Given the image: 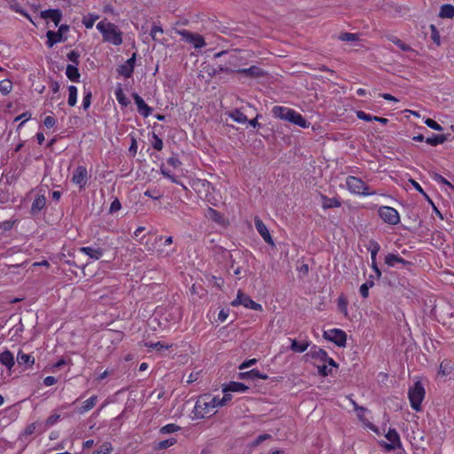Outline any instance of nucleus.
<instances>
[{"instance_id": "nucleus-1", "label": "nucleus", "mask_w": 454, "mask_h": 454, "mask_svg": "<svg viewBox=\"0 0 454 454\" xmlns=\"http://www.w3.org/2000/svg\"><path fill=\"white\" fill-rule=\"evenodd\" d=\"M271 112L275 118L287 121L301 128H308L309 126V122H308L301 114L297 113L294 109L286 106H275Z\"/></svg>"}, {"instance_id": "nucleus-2", "label": "nucleus", "mask_w": 454, "mask_h": 454, "mask_svg": "<svg viewBox=\"0 0 454 454\" xmlns=\"http://www.w3.org/2000/svg\"><path fill=\"white\" fill-rule=\"evenodd\" d=\"M97 29L102 34L105 42L116 46L122 43V32L114 23L100 21L97 24Z\"/></svg>"}, {"instance_id": "nucleus-3", "label": "nucleus", "mask_w": 454, "mask_h": 454, "mask_svg": "<svg viewBox=\"0 0 454 454\" xmlns=\"http://www.w3.org/2000/svg\"><path fill=\"white\" fill-rule=\"evenodd\" d=\"M219 397H212L210 395L200 396L195 403V414L197 417L205 418L215 414L214 409L221 406Z\"/></svg>"}, {"instance_id": "nucleus-4", "label": "nucleus", "mask_w": 454, "mask_h": 454, "mask_svg": "<svg viewBox=\"0 0 454 454\" xmlns=\"http://www.w3.org/2000/svg\"><path fill=\"white\" fill-rule=\"evenodd\" d=\"M425 388L420 381H416L414 385L410 387L408 396L411 408L416 411L421 410V403L425 397Z\"/></svg>"}, {"instance_id": "nucleus-5", "label": "nucleus", "mask_w": 454, "mask_h": 454, "mask_svg": "<svg viewBox=\"0 0 454 454\" xmlns=\"http://www.w3.org/2000/svg\"><path fill=\"white\" fill-rule=\"evenodd\" d=\"M346 184L348 191L355 194L366 196L375 193L369 192V186L362 179L353 176L347 177Z\"/></svg>"}, {"instance_id": "nucleus-6", "label": "nucleus", "mask_w": 454, "mask_h": 454, "mask_svg": "<svg viewBox=\"0 0 454 454\" xmlns=\"http://www.w3.org/2000/svg\"><path fill=\"white\" fill-rule=\"evenodd\" d=\"M379 215L387 223L396 225L400 223V215L394 207L382 206L379 208Z\"/></svg>"}, {"instance_id": "nucleus-7", "label": "nucleus", "mask_w": 454, "mask_h": 454, "mask_svg": "<svg viewBox=\"0 0 454 454\" xmlns=\"http://www.w3.org/2000/svg\"><path fill=\"white\" fill-rule=\"evenodd\" d=\"M231 305L233 307L243 305L246 308L256 311L262 310V307L261 304L254 301L248 295L243 294L240 290L238 292L236 299L231 302Z\"/></svg>"}, {"instance_id": "nucleus-8", "label": "nucleus", "mask_w": 454, "mask_h": 454, "mask_svg": "<svg viewBox=\"0 0 454 454\" xmlns=\"http://www.w3.org/2000/svg\"><path fill=\"white\" fill-rule=\"evenodd\" d=\"M176 33L182 36V39L193 45L195 49L202 48L206 45L202 35L194 34L185 29L177 30Z\"/></svg>"}, {"instance_id": "nucleus-9", "label": "nucleus", "mask_w": 454, "mask_h": 454, "mask_svg": "<svg viewBox=\"0 0 454 454\" xmlns=\"http://www.w3.org/2000/svg\"><path fill=\"white\" fill-rule=\"evenodd\" d=\"M324 337L339 347H344L346 345L347 334L340 329H332L328 332H325Z\"/></svg>"}, {"instance_id": "nucleus-10", "label": "nucleus", "mask_w": 454, "mask_h": 454, "mask_svg": "<svg viewBox=\"0 0 454 454\" xmlns=\"http://www.w3.org/2000/svg\"><path fill=\"white\" fill-rule=\"evenodd\" d=\"M69 30V26L67 25H61L59 27L58 31H51L49 30L46 34L47 36V45L48 47L51 48L55 43L59 42L66 41L67 38L63 37V33Z\"/></svg>"}, {"instance_id": "nucleus-11", "label": "nucleus", "mask_w": 454, "mask_h": 454, "mask_svg": "<svg viewBox=\"0 0 454 454\" xmlns=\"http://www.w3.org/2000/svg\"><path fill=\"white\" fill-rule=\"evenodd\" d=\"M89 179L88 170L84 166H78L72 176V182L80 188L85 187Z\"/></svg>"}, {"instance_id": "nucleus-12", "label": "nucleus", "mask_w": 454, "mask_h": 454, "mask_svg": "<svg viewBox=\"0 0 454 454\" xmlns=\"http://www.w3.org/2000/svg\"><path fill=\"white\" fill-rule=\"evenodd\" d=\"M236 73L240 74L246 78L256 79L265 75V72L257 66H251L248 68L236 69Z\"/></svg>"}, {"instance_id": "nucleus-13", "label": "nucleus", "mask_w": 454, "mask_h": 454, "mask_svg": "<svg viewBox=\"0 0 454 454\" xmlns=\"http://www.w3.org/2000/svg\"><path fill=\"white\" fill-rule=\"evenodd\" d=\"M254 225H255V228H256L257 231L259 232V234L262 237L263 240L267 244L274 247L275 246L274 241L270 234L268 228L263 223V222L260 218L256 217L254 219Z\"/></svg>"}, {"instance_id": "nucleus-14", "label": "nucleus", "mask_w": 454, "mask_h": 454, "mask_svg": "<svg viewBox=\"0 0 454 454\" xmlns=\"http://www.w3.org/2000/svg\"><path fill=\"white\" fill-rule=\"evenodd\" d=\"M132 97L135 104L137 106V112L142 116L148 117L152 114L153 108L147 106L144 99L137 93H133Z\"/></svg>"}, {"instance_id": "nucleus-15", "label": "nucleus", "mask_w": 454, "mask_h": 454, "mask_svg": "<svg viewBox=\"0 0 454 454\" xmlns=\"http://www.w3.org/2000/svg\"><path fill=\"white\" fill-rule=\"evenodd\" d=\"M42 192V190L40 189L39 192ZM45 205H46V199L44 196V192L38 193L32 203V206L30 208L31 215H37L41 212V210L45 207Z\"/></svg>"}, {"instance_id": "nucleus-16", "label": "nucleus", "mask_w": 454, "mask_h": 454, "mask_svg": "<svg viewBox=\"0 0 454 454\" xmlns=\"http://www.w3.org/2000/svg\"><path fill=\"white\" fill-rule=\"evenodd\" d=\"M40 17L44 20L51 19L55 26L58 27L62 19V12L59 9H49L42 11Z\"/></svg>"}, {"instance_id": "nucleus-17", "label": "nucleus", "mask_w": 454, "mask_h": 454, "mask_svg": "<svg viewBox=\"0 0 454 454\" xmlns=\"http://www.w3.org/2000/svg\"><path fill=\"white\" fill-rule=\"evenodd\" d=\"M79 250L93 260H98L104 254V249L100 247H82Z\"/></svg>"}, {"instance_id": "nucleus-18", "label": "nucleus", "mask_w": 454, "mask_h": 454, "mask_svg": "<svg viewBox=\"0 0 454 454\" xmlns=\"http://www.w3.org/2000/svg\"><path fill=\"white\" fill-rule=\"evenodd\" d=\"M238 378L239 380H255L256 379L267 380L269 376L267 374L261 373L255 369H253L248 372H239Z\"/></svg>"}, {"instance_id": "nucleus-19", "label": "nucleus", "mask_w": 454, "mask_h": 454, "mask_svg": "<svg viewBox=\"0 0 454 454\" xmlns=\"http://www.w3.org/2000/svg\"><path fill=\"white\" fill-rule=\"evenodd\" d=\"M306 356L325 363V360L327 359V353L325 349L314 346L306 354Z\"/></svg>"}, {"instance_id": "nucleus-20", "label": "nucleus", "mask_w": 454, "mask_h": 454, "mask_svg": "<svg viewBox=\"0 0 454 454\" xmlns=\"http://www.w3.org/2000/svg\"><path fill=\"white\" fill-rule=\"evenodd\" d=\"M0 364L4 365L8 369V371L11 372L12 368L15 364V361L14 356L10 350L5 349L2 353H0Z\"/></svg>"}, {"instance_id": "nucleus-21", "label": "nucleus", "mask_w": 454, "mask_h": 454, "mask_svg": "<svg viewBox=\"0 0 454 454\" xmlns=\"http://www.w3.org/2000/svg\"><path fill=\"white\" fill-rule=\"evenodd\" d=\"M320 199H321V202H322V207L324 209L340 207L341 206L340 200L336 197L328 198L327 196L321 193Z\"/></svg>"}, {"instance_id": "nucleus-22", "label": "nucleus", "mask_w": 454, "mask_h": 454, "mask_svg": "<svg viewBox=\"0 0 454 454\" xmlns=\"http://www.w3.org/2000/svg\"><path fill=\"white\" fill-rule=\"evenodd\" d=\"M239 51L235 50L233 51H231V52H228V51H220V52H217L215 54V59H217V58H220L223 55H228V59H227V62L226 64H228L231 67H237V61L239 59V57H238V54H239Z\"/></svg>"}, {"instance_id": "nucleus-23", "label": "nucleus", "mask_w": 454, "mask_h": 454, "mask_svg": "<svg viewBox=\"0 0 454 454\" xmlns=\"http://www.w3.org/2000/svg\"><path fill=\"white\" fill-rule=\"evenodd\" d=\"M248 387L241 382L231 381L223 388V392H246Z\"/></svg>"}, {"instance_id": "nucleus-24", "label": "nucleus", "mask_w": 454, "mask_h": 454, "mask_svg": "<svg viewBox=\"0 0 454 454\" xmlns=\"http://www.w3.org/2000/svg\"><path fill=\"white\" fill-rule=\"evenodd\" d=\"M402 263L403 265H410L411 262L404 260L403 258L394 254H387L385 257V263L390 267L395 266V263Z\"/></svg>"}, {"instance_id": "nucleus-25", "label": "nucleus", "mask_w": 454, "mask_h": 454, "mask_svg": "<svg viewBox=\"0 0 454 454\" xmlns=\"http://www.w3.org/2000/svg\"><path fill=\"white\" fill-rule=\"evenodd\" d=\"M439 17L442 19H452L454 17V5L444 4L441 6Z\"/></svg>"}, {"instance_id": "nucleus-26", "label": "nucleus", "mask_w": 454, "mask_h": 454, "mask_svg": "<svg viewBox=\"0 0 454 454\" xmlns=\"http://www.w3.org/2000/svg\"><path fill=\"white\" fill-rule=\"evenodd\" d=\"M17 362L20 365L26 364L28 366H32L35 363V358L31 355L25 354L24 352L20 350L17 355Z\"/></svg>"}, {"instance_id": "nucleus-27", "label": "nucleus", "mask_w": 454, "mask_h": 454, "mask_svg": "<svg viewBox=\"0 0 454 454\" xmlns=\"http://www.w3.org/2000/svg\"><path fill=\"white\" fill-rule=\"evenodd\" d=\"M66 74L72 82H79L81 76L76 65H67Z\"/></svg>"}, {"instance_id": "nucleus-28", "label": "nucleus", "mask_w": 454, "mask_h": 454, "mask_svg": "<svg viewBox=\"0 0 454 454\" xmlns=\"http://www.w3.org/2000/svg\"><path fill=\"white\" fill-rule=\"evenodd\" d=\"M386 438L395 446L402 448V442L400 440L399 434L395 428H389L388 432L386 434Z\"/></svg>"}, {"instance_id": "nucleus-29", "label": "nucleus", "mask_w": 454, "mask_h": 454, "mask_svg": "<svg viewBox=\"0 0 454 454\" xmlns=\"http://www.w3.org/2000/svg\"><path fill=\"white\" fill-rule=\"evenodd\" d=\"M447 140V136L444 134H438L434 135L433 134L432 137H427L425 141L428 145L432 146H436L438 145L443 144Z\"/></svg>"}, {"instance_id": "nucleus-30", "label": "nucleus", "mask_w": 454, "mask_h": 454, "mask_svg": "<svg viewBox=\"0 0 454 454\" xmlns=\"http://www.w3.org/2000/svg\"><path fill=\"white\" fill-rule=\"evenodd\" d=\"M98 397L97 395H93L90 397L89 399L85 400L82 403V405L79 408L78 412L79 413H84L91 410L97 403Z\"/></svg>"}, {"instance_id": "nucleus-31", "label": "nucleus", "mask_w": 454, "mask_h": 454, "mask_svg": "<svg viewBox=\"0 0 454 454\" xmlns=\"http://www.w3.org/2000/svg\"><path fill=\"white\" fill-rule=\"evenodd\" d=\"M229 116L238 123H246L248 121L247 117L239 109H235L229 114Z\"/></svg>"}, {"instance_id": "nucleus-32", "label": "nucleus", "mask_w": 454, "mask_h": 454, "mask_svg": "<svg viewBox=\"0 0 454 454\" xmlns=\"http://www.w3.org/2000/svg\"><path fill=\"white\" fill-rule=\"evenodd\" d=\"M309 346V343L308 341H297L296 340H292L291 343V349L294 352L301 353L304 352L308 347Z\"/></svg>"}, {"instance_id": "nucleus-33", "label": "nucleus", "mask_w": 454, "mask_h": 454, "mask_svg": "<svg viewBox=\"0 0 454 454\" xmlns=\"http://www.w3.org/2000/svg\"><path fill=\"white\" fill-rule=\"evenodd\" d=\"M388 41L395 43L396 46H398L403 51H411L412 49L408 44L404 43L403 41H401L399 38H397L395 35H387Z\"/></svg>"}, {"instance_id": "nucleus-34", "label": "nucleus", "mask_w": 454, "mask_h": 454, "mask_svg": "<svg viewBox=\"0 0 454 454\" xmlns=\"http://www.w3.org/2000/svg\"><path fill=\"white\" fill-rule=\"evenodd\" d=\"M77 101V88L74 85L68 87V100L67 103L70 106H75Z\"/></svg>"}, {"instance_id": "nucleus-35", "label": "nucleus", "mask_w": 454, "mask_h": 454, "mask_svg": "<svg viewBox=\"0 0 454 454\" xmlns=\"http://www.w3.org/2000/svg\"><path fill=\"white\" fill-rule=\"evenodd\" d=\"M117 72L120 75L124 76L125 78H130L134 73V70L126 63H124L118 67Z\"/></svg>"}, {"instance_id": "nucleus-36", "label": "nucleus", "mask_w": 454, "mask_h": 454, "mask_svg": "<svg viewBox=\"0 0 454 454\" xmlns=\"http://www.w3.org/2000/svg\"><path fill=\"white\" fill-rule=\"evenodd\" d=\"M115 96H116V99L118 100V102L121 105V106H127L128 104L129 103V101L128 100V98H126L122 89L121 86H119L116 90H115Z\"/></svg>"}, {"instance_id": "nucleus-37", "label": "nucleus", "mask_w": 454, "mask_h": 454, "mask_svg": "<svg viewBox=\"0 0 454 454\" xmlns=\"http://www.w3.org/2000/svg\"><path fill=\"white\" fill-rule=\"evenodd\" d=\"M430 30H431V39H432V41L437 46H439L441 44V36H440V33H439L437 27H435V25L431 24L430 25Z\"/></svg>"}, {"instance_id": "nucleus-38", "label": "nucleus", "mask_w": 454, "mask_h": 454, "mask_svg": "<svg viewBox=\"0 0 454 454\" xmlns=\"http://www.w3.org/2000/svg\"><path fill=\"white\" fill-rule=\"evenodd\" d=\"M112 450V444L110 442H105L98 450H94L92 454H110Z\"/></svg>"}, {"instance_id": "nucleus-39", "label": "nucleus", "mask_w": 454, "mask_h": 454, "mask_svg": "<svg viewBox=\"0 0 454 454\" xmlns=\"http://www.w3.org/2000/svg\"><path fill=\"white\" fill-rule=\"evenodd\" d=\"M12 89V83L10 80H3L0 82V91L4 95H7L11 92Z\"/></svg>"}, {"instance_id": "nucleus-40", "label": "nucleus", "mask_w": 454, "mask_h": 454, "mask_svg": "<svg viewBox=\"0 0 454 454\" xmlns=\"http://www.w3.org/2000/svg\"><path fill=\"white\" fill-rule=\"evenodd\" d=\"M431 176L432 178L437 182V183H440V184H445V185H448L449 187H450L451 189L454 190V185L451 184L446 178H444L442 176H441L440 174L436 173V172H433L431 174Z\"/></svg>"}, {"instance_id": "nucleus-41", "label": "nucleus", "mask_w": 454, "mask_h": 454, "mask_svg": "<svg viewBox=\"0 0 454 454\" xmlns=\"http://www.w3.org/2000/svg\"><path fill=\"white\" fill-rule=\"evenodd\" d=\"M220 72H225V73H236V69L231 67L228 64H220L214 69V74L220 73Z\"/></svg>"}, {"instance_id": "nucleus-42", "label": "nucleus", "mask_w": 454, "mask_h": 454, "mask_svg": "<svg viewBox=\"0 0 454 454\" xmlns=\"http://www.w3.org/2000/svg\"><path fill=\"white\" fill-rule=\"evenodd\" d=\"M180 429V427H178L176 424H168L164 427H162L160 430L161 434H172Z\"/></svg>"}, {"instance_id": "nucleus-43", "label": "nucleus", "mask_w": 454, "mask_h": 454, "mask_svg": "<svg viewBox=\"0 0 454 454\" xmlns=\"http://www.w3.org/2000/svg\"><path fill=\"white\" fill-rule=\"evenodd\" d=\"M145 346L150 348L157 350L168 349L170 347V345L164 344L163 342L160 341L146 343Z\"/></svg>"}, {"instance_id": "nucleus-44", "label": "nucleus", "mask_w": 454, "mask_h": 454, "mask_svg": "<svg viewBox=\"0 0 454 454\" xmlns=\"http://www.w3.org/2000/svg\"><path fill=\"white\" fill-rule=\"evenodd\" d=\"M176 440L174 438H170L168 440L161 441L158 443L157 449L158 450H165L176 443Z\"/></svg>"}, {"instance_id": "nucleus-45", "label": "nucleus", "mask_w": 454, "mask_h": 454, "mask_svg": "<svg viewBox=\"0 0 454 454\" xmlns=\"http://www.w3.org/2000/svg\"><path fill=\"white\" fill-rule=\"evenodd\" d=\"M317 371H318L319 375H321L323 377H326L329 374L333 373L332 368H328V365L325 364H318L317 365Z\"/></svg>"}, {"instance_id": "nucleus-46", "label": "nucleus", "mask_w": 454, "mask_h": 454, "mask_svg": "<svg viewBox=\"0 0 454 454\" xmlns=\"http://www.w3.org/2000/svg\"><path fill=\"white\" fill-rule=\"evenodd\" d=\"M91 98H92V93L90 90H88V91H84V96H83V98H82V106L85 110H87L90 106V103H91Z\"/></svg>"}, {"instance_id": "nucleus-47", "label": "nucleus", "mask_w": 454, "mask_h": 454, "mask_svg": "<svg viewBox=\"0 0 454 454\" xmlns=\"http://www.w3.org/2000/svg\"><path fill=\"white\" fill-rule=\"evenodd\" d=\"M410 182L411 184H412V186L419 192L421 193L426 199L427 200H428L430 203H432V200L431 199L429 198V196L424 192V190L422 189V187L420 186V184L416 182L415 180L413 179H410Z\"/></svg>"}, {"instance_id": "nucleus-48", "label": "nucleus", "mask_w": 454, "mask_h": 454, "mask_svg": "<svg viewBox=\"0 0 454 454\" xmlns=\"http://www.w3.org/2000/svg\"><path fill=\"white\" fill-rule=\"evenodd\" d=\"M425 124L427 127H429L434 130H437V131H441L443 129V128L439 123H437L435 121H434L433 119H430V118H427L425 121Z\"/></svg>"}, {"instance_id": "nucleus-49", "label": "nucleus", "mask_w": 454, "mask_h": 454, "mask_svg": "<svg viewBox=\"0 0 454 454\" xmlns=\"http://www.w3.org/2000/svg\"><path fill=\"white\" fill-rule=\"evenodd\" d=\"M450 373V367L448 366L447 361H442L440 364V369L438 372L439 375L447 376Z\"/></svg>"}, {"instance_id": "nucleus-50", "label": "nucleus", "mask_w": 454, "mask_h": 454, "mask_svg": "<svg viewBox=\"0 0 454 454\" xmlns=\"http://www.w3.org/2000/svg\"><path fill=\"white\" fill-rule=\"evenodd\" d=\"M163 34V29L160 26H153L151 29L150 35L154 41H160L158 35Z\"/></svg>"}, {"instance_id": "nucleus-51", "label": "nucleus", "mask_w": 454, "mask_h": 454, "mask_svg": "<svg viewBox=\"0 0 454 454\" xmlns=\"http://www.w3.org/2000/svg\"><path fill=\"white\" fill-rule=\"evenodd\" d=\"M272 436L269 434H262L257 436V438L252 442L253 447H256L260 445L262 442L268 439H271Z\"/></svg>"}, {"instance_id": "nucleus-52", "label": "nucleus", "mask_w": 454, "mask_h": 454, "mask_svg": "<svg viewBox=\"0 0 454 454\" xmlns=\"http://www.w3.org/2000/svg\"><path fill=\"white\" fill-rule=\"evenodd\" d=\"M357 38H358L357 35L352 34V33H342L339 36V39L340 41H347V42L356 41V40H357Z\"/></svg>"}, {"instance_id": "nucleus-53", "label": "nucleus", "mask_w": 454, "mask_h": 454, "mask_svg": "<svg viewBox=\"0 0 454 454\" xmlns=\"http://www.w3.org/2000/svg\"><path fill=\"white\" fill-rule=\"evenodd\" d=\"M11 8L15 11L16 12H19L20 14H22L23 16H25L27 19H28L33 24H35V22L33 21V20L31 19V17L22 9L20 7L19 4H11Z\"/></svg>"}, {"instance_id": "nucleus-54", "label": "nucleus", "mask_w": 454, "mask_h": 454, "mask_svg": "<svg viewBox=\"0 0 454 454\" xmlns=\"http://www.w3.org/2000/svg\"><path fill=\"white\" fill-rule=\"evenodd\" d=\"M79 57H80V54L77 51H71L67 54L68 60L73 62L76 66L79 65Z\"/></svg>"}, {"instance_id": "nucleus-55", "label": "nucleus", "mask_w": 454, "mask_h": 454, "mask_svg": "<svg viewBox=\"0 0 454 454\" xmlns=\"http://www.w3.org/2000/svg\"><path fill=\"white\" fill-rule=\"evenodd\" d=\"M60 418L59 414H52L46 419L45 425L46 427H50L55 425Z\"/></svg>"}, {"instance_id": "nucleus-56", "label": "nucleus", "mask_w": 454, "mask_h": 454, "mask_svg": "<svg viewBox=\"0 0 454 454\" xmlns=\"http://www.w3.org/2000/svg\"><path fill=\"white\" fill-rule=\"evenodd\" d=\"M153 139H154V141L153 143V148L157 151H161L163 148L162 140L155 134H153Z\"/></svg>"}, {"instance_id": "nucleus-57", "label": "nucleus", "mask_w": 454, "mask_h": 454, "mask_svg": "<svg viewBox=\"0 0 454 454\" xmlns=\"http://www.w3.org/2000/svg\"><path fill=\"white\" fill-rule=\"evenodd\" d=\"M356 116L358 119L365 121H373V117H374L371 114L364 113V111H357Z\"/></svg>"}, {"instance_id": "nucleus-58", "label": "nucleus", "mask_w": 454, "mask_h": 454, "mask_svg": "<svg viewBox=\"0 0 454 454\" xmlns=\"http://www.w3.org/2000/svg\"><path fill=\"white\" fill-rule=\"evenodd\" d=\"M121 207V202L120 200L116 198L114 199V200L111 203V206H110V208H109V212L111 214L113 213H115L117 211H119Z\"/></svg>"}, {"instance_id": "nucleus-59", "label": "nucleus", "mask_w": 454, "mask_h": 454, "mask_svg": "<svg viewBox=\"0 0 454 454\" xmlns=\"http://www.w3.org/2000/svg\"><path fill=\"white\" fill-rule=\"evenodd\" d=\"M43 124L46 128L51 129L56 124V120L52 116H46L44 118Z\"/></svg>"}, {"instance_id": "nucleus-60", "label": "nucleus", "mask_w": 454, "mask_h": 454, "mask_svg": "<svg viewBox=\"0 0 454 454\" xmlns=\"http://www.w3.org/2000/svg\"><path fill=\"white\" fill-rule=\"evenodd\" d=\"M97 19H98V16H95V17L90 16V18H84L82 22H83L85 27L91 28Z\"/></svg>"}, {"instance_id": "nucleus-61", "label": "nucleus", "mask_w": 454, "mask_h": 454, "mask_svg": "<svg viewBox=\"0 0 454 454\" xmlns=\"http://www.w3.org/2000/svg\"><path fill=\"white\" fill-rule=\"evenodd\" d=\"M145 196L150 197L153 200H159L162 197V194L156 191L153 192V191L147 190L145 192Z\"/></svg>"}, {"instance_id": "nucleus-62", "label": "nucleus", "mask_w": 454, "mask_h": 454, "mask_svg": "<svg viewBox=\"0 0 454 454\" xmlns=\"http://www.w3.org/2000/svg\"><path fill=\"white\" fill-rule=\"evenodd\" d=\"M257 362V360L255 358H252V359H249V360H247L245 362H243L239 366V370H244L246 368H248V367H251L252 365L255 364Z\"/></svg>"}, {"instance_id": "nucleus-63", "label": "nucleus", "mask_w": 454, "mask_h": 454, "mask_svg": "<svg viewBox=\"0 0 454 454\" xmlns=\"http://www.w3.org/2000/svg\"><path fill=\"white\" fill-rule=\"evenodd\" d=\"M338 305H339V308H340V311L344 312V314L347 315L348 314V312H347V305H348L347 301L344 298L340 297L339 300H338Z\"/></svg>"}, {"instance_id": "nucleus-64", "label": "nucleus", "mask_w": 454, "mask_h": 454, "mask_svg": "<svg viewBox=\"0 0 454 454\" xmlns=\"http://www.w3.org/2000/svg\"><path fill=\"white\" fill-rule=\"evenodd\" d=\"M168 164L172 166L175 168H177L181 166V161L176 157H170L167 160Z\"/></svg>"}]
</instances>
